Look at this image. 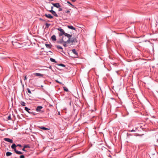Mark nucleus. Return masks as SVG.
<instances>
[{"label": "nucleus", "instance_id": "1", "mask_svg": "<svg viewBox=\"0 0 158 158\" xmlns=\"http://www.w3.org/2000/svg\"><path fill=\"white\" fill-rule=\"evenodd\" d=\"M70 35V37H67L68 38V40L69 44H71L73 45L77 42L78 41L77 38L73 37L71 38L72 35Z\"/></svg>", "mask_w": 158, "mask_h": 158}, {"label": "nucleus", "instance_id": "2", "mask_svg": "<svg viewBox=\"0 0 158 158\" xmlns=\"http://www.w3.org/2000/svg\"><path fill=\"white\" fill-rule=\"evenodd\" d=\"M57 30L60 31V32L59 34V36H61L63 35H64L65 36H66L67 37H70V34L65 33L64 30L61 27H60L58 28Z\"/></svg>", "mask_w": 158, "mask_h": 158}, {"label": "nucleus", "instance_id": "3", "mask_svg": "<svg viewBox=\"0 0 158 158\" xmlns=\"http://www.w3.org/2000/svg\"><path fill=\"white\" fill-rule=\"evenodd\" d=\"M16 144L15 143H13L11 146V148L12 149H13L14 150L16 154L19 155L23 154L22 152L16 150Z\"/></svg>", "mask_w": 158, "mask_h": 158}, {"label": "nucleus", "instance_id": "4", "mask_svg": "<svg viewBox=\"0 0 158 158\" xmlns=\"http://www.w3.org/2000/svg\"><path fill=\"white\" fill-rule=\"evenodd\" d=\"M24 110L30 114H32L33 115H35L36 114V113L33 112L32 110H31L30 109L28 108L27 107H24Z\"/></svg>", "mask_w": 158, "mask_h": 158}, {"label": "nucleus", "instance_id": "5", "mask_svg": "<svg viewBox=\"0 0 158 158\" xmlns=\"http://www.w3.org/2000/svg\"><path fill=\"white\" fill-rule=\"evenodd\" d=\"M43 108V106H38L36 108V111L37 112H40L41 113L44 112L43 111H42L41 109Z\"/></svg>", "mask_w": 158, "mask_h": 158}, {"label": "nucleus", "instance_id": "6", "mask_svg": "<svg viewBox=\"0 0 158 158\" xmlns=\"http://www.w3.org/2000/svg\"><path fill=\"white\" fill-rule=\"evenodd\" d=\"M64 37L63 36L62 38L60 40L57 41L56 42L58 44H62V43L64 42V41L65 40L64 39Z\"/></svg>", "mask_w": 158, "mask_h": 158}, {"label": "nucleus", "instance_id": "7", "mask_svg": "<svg viewBox=\"0 0 158 158\" xmlns=\"http://www.w3.org/2000/svg\"><path fill=\"white\" fill-rule=\"evenodd\" d=\"M4 140L7 142H9L10 143H12L13 142V140L9 138H5L4 139Z\"/></svg>", "mask_w": 158, "mask_h": 158}, {"label": "nucleus", "instance_id": "8", "mask_svg": "<svg viewBox=\"0 0 158 158\" xmlns=\"http://www.w3.org/2000/svg\"><path fill=\"white\" fill-rule=\"evenodd\" d=\"M49 12L52 13V14L55 17H58V15L56 13V12L54 11V10H49Z\"/></svg>", "mask_w": 158, "mask_h": 158}, {"label": "nucleus", "instance_id": "9", "mask_svg": "<svg viewBox=\"0 0 158 158\" xmlns=\"http://www.w3.org/2000/svg\"><path fill=\"white\" fill-rule=\"evenodd\" d=\"M67 44H69V42L68 41V40H67L66 41H64V42L62 43V44L65 47H66L67 46Z\"/></svg>", "mask_w": 158, "mask_h": 158}, {"label": "nucleus", "instance_id": "10", "mask_svg": "<svg viewBox=\"0 0 158 158\" xmlns=\"http://www.w3.org/2000/svg\"><path fill=\"white\" fill-rule=\"evenodd\" d=\"M33 75L36 76H39L40 77H42L43 76V74L39 73H34Z\"/></svg>", "mask_w": 158, "mask_h": 158}, {"label": "nucleus", "instance_id": "11", "mask_svg": "<svg viewBox=\"0 0 158 158\" xmlns=\"http://www.w3.org/2000/svg\"><path fill=\"white\" fill-rule=\"evenodd\" d=\"M44 16L48 19H51L53 18V16L50 14H45Z\"/></svg>", "mask_w": 158, "mask_h": 158}, {"label": "nucleus", "instance_id": "12", "mask_svg": "<svg viewBox=\"0 0 158 158\" xmlns=\"http://www.w3.org/2000/svg\"><path fill=\"white\" fill-rule=\"evenodd\" d=\"M52 4L54 7H56L57 8H59L60 7V6L59 3H52Z\"/></svg>", "mask_w": 158, "mask_h": 158}, {"label": "nucleus", "instance_id": "13", "mask_svg": "<svg viewBox=\"0 0 158 158\" xmlns=\"http://www.w3.org/2000/svg\"><path fill=\"white\" fill-rule=\"evenodd\" d=\"M56 47L58 49H61L62 50L61 51L62 52H64L63 50V48L62 47L60 46V45H56Z\"/></svg>", "mask_w": 158, "mask_h": 158}, {"label": "nucleus", "instance_id": "14", "mask_svg": "<svg viewBox=\"0 0 158 158\" xmlns=\"http://www.w3.org/2000/svg\"><path fill=\"white\" fill-rule=\"evenodd\" d=\"M72 51L73 53L76 55V56H78V53L76 52L75 49H73L72 50Z\"/></svg>", "mask_w": 158, "mask_h": 158}, {"label": "nucleus", "instance_id": "15", "mask_svg": "<svg viewBox=\"0 0 158 158\" xmlns=\"http://www.w3.org/2000/svg\"><path fill=\"white\" fill-rule=\"evenodd\" d=\"M137 130V128L136 127H135L134 128L132 129H129V131L130 132H135Z\"/></svg>", "mask_w": 158, "mask_h": 158}, {"label": "nucleus", "instance_id": "16", "mask_svg": "<svg viewBox=\"0 0 158 158\" xmlns=\"http://www.w3.org/2000/svg\"><path fill=\"white\" fill-rule=\"evenodd\" d=\"M51 39H52V40L53 41H56V36L55 35H53L51 37Z\"/></svg>", "mask_w": 158, "mask_h": 158}, {"label": "nucleus", "instance_id": "17", "mask_svg": "<svg viewBox=\"0 0 158 158\" xmlns=\"http://www.w3.org/2000/svg\"><path fill=\"white\" fill-rule=\"evenodd\" d=\"M67 27L69 29L72 30H75V28L73 27V26L72 25H68Z\"/></svg>", "mask_w": 158, "mask_h": 158}, {"label": "nucleus", "instance_id": "18", "mask_svg": "<svg viewBox=\"0 0 158 158\" xmlns=\"http://www.w3.org/2000/svg\"><path fill=\"white\" fill-rule=\"evenodd\" d=\"M45 46L47 48H50L52 46V45L50 44H45Z\"/></svg>", "mask_w": 158, "mask_h": 158}, {"label": "nucleus", "instance_id": "19", "mask_svg": "<svg viewBox=\"0 0 158 158\" xmlns=\"http://www.w3.org/2000/svg\"><path fill=\"white\" fill-rule=\"evenodd\" d=\"M12 155V153L10 152H6V156H11Z\"/></svg>", "mask_w": 158, "mask_h": 158}, {"label": "nucleus", "instance_id": "20", "mask_svg": "<svg viewBox=\"0 0 158 158\" xmlns=\"http://www.w3.org/2000/svg\"><path fill=\"white\" fill-rule=\"evenodd\" d=\"M40 128L44 130H49V129L44 127H40Z\"/></svg>", "mask_w": 158, "mask_h": 158}, {"label": "nucleus", "instance_id": "21", "mask_svg": "<svg viewBox=\"0 0 158 158\" xmlns=\"http://www.w3.org/2000/svg\"><path fill=\"white\" fill-rule=\"evenodd\" d=\"M20 104L23 106H26V103L23 101H21L20 102Z\"/></svg>", "mask_w": 158, "mask_h": 158}, {"label": "nucleus", "instance_id": "22", "mask_svg": "<svg viewBox=\"0 0 158 158\" xmlns=\"http://www.w3.org/2000/svg\"><path fill=\"white\" fill-rule=\"evenodd\" d=\"M23 147L24 148H30V147L29 145L28 144L27 145H24L23 146Z\"/></svg>", "mask_w": 158, "mask_h": 158}, {"label": "nucleus", "instance_id": "23", "mask_svg": "<svg viewBox=\"0 0 158 158\" xmlns=\"http://www.w3.org/2000/svg\"><path fill=\"white\" fill-rule=\"evenodd\" d=\"M50 60H51V61L53 62H55V63L57 62L55 60L52 58H50Z\"/></svg>", "mask_w": 158, "mask_h": 158}, {"label": "nucleus", "instance_id": "24", "mask_svg": "<svg viewBox=\"0 0 158 158\" xmlns=\"http://www.w3.org/2000/svg\"><path fill=\"white\" fill-rule=\"evenodd\" d=\"M45 25H46V28H48L50 26L51 24H49V23H46Z\"/></svg>", "mask_w": 158, "mask_h": 158}, {"label": "nucleus", "instance_id": "25", "mask_svg": "<svg viewBox=\"0 0 158 158\" xmlns=\"http://www.w3.org/2000/svg\"><path fill=\"white\" fill-rule=\"evenodd\" d=\"M63 88L64 90L66 92L69 91V90H68V89L67 88H66V87H63Z\"/></svg>", "mask_w": 158, "mask_h": 158}, {"label": "nucleus", "instance_id": "26", "mask_svg": "<svg viewBox=\"0 0 158 158\" xmlns=\"http://www.w3.org/2000/svg\"><path fill=\"white\" fill-rule=\"evenodd\" d=\"M58 65L62 67H65V66L63 64H57Z\"/></svg>", "mask_w": 158, "mask_h": 158}, {"label": "nucleus", "instance_id": "27", "mask_svg": "<svg viewBox=\"0 0 158 158\" xmlns=\"http://www.w3.org/2000/svg\"><path fill=\"white\" fill-rule=\"evenodd\" d=\"M56 82H57L58 83H59L60 84H61L62 85H64V84H62V83L61 82H60V81H58L57 80H56Z\"/></svg>", "mask_w": 158, "mask_h": 158}, {"label": "nucleus", "instance_id": "28", "mask_svg": "<svg viewBox=\"0 0 158 158\" xmlns=\"http://www.w3.org/2000/svg\"><path fill=\"white\" fill-rule=\"evenodd\" d=\"M67 2L71 6L73 7H74V6L72 5L69 1H67Z\"/></svg>", "mask_w": 158, "mask_h": 158}, {"label": "nucleus", "instance_id": "29", "mask_svg": "<svg viewBox=\"0 0 158 158\" xmlns=\"http://www.w3.org/2000/svg\"><path fill=\"white\" fill-rule=\"evenodd\" d=\"M27 91L28 92L29 94H31V90H30V89H29V88H27Z\"/></svg>", "mask_w": 158, "mask_h": 158}, {"label": "nucleus", "instance_id": "30", "mask_svg": "<svg viewBox=\"0 0 158 158\" xmlns=\"http://www.w3.org/2000/svg\"><path fill=\"white\" fill-rule=\"evenodd\" d=\"M7 119L8 120H10L11 119V116H10V115H9L8 117V118H7Z\"/></svg>", "mask_w": 158, "mask_h": 158}, {"label": "nucleus", "instance_id": "31", "mask_svg": "<svg viewBox=\"0 0 158 158\" xmlns=\"http://www.w3.org/2000/svg\"><path fill=\"white\" fill-rule=\"evenodd\" d=\"M20 158H25L24 156L23 155H21L20 157Z\"/></svg>", "mask_w": 158, "mask_h": 158}, {"label": "nucleus", "instance_id": "32", "mask_svg": "<svg viewBox=\"0 0 158 158\" xmlns=\"http://www.w3.org/2000/svg\"><path fill=\"white\" fill-rule=\"evenodd\" d=\"M17 146H19V147H22V145H21L20 144H17L16 145V147H17Z\"/></svg>", "mask_w": 158, "mask_h": 158}, {"label": "nucleus", "instance_id": "33", "mask_svg": "<svg viewBox=\"0 0 158 158\" xmlns=\"http://www.w3.org/2000/svg\"><path fill=\"white\" fill-rule=\"evenodd\" d=\"M59 9L58 10V11H62V9L61 8H59Z\"/></svg>", "mask_w": 158, "mask_h": 158}, {"label": "nucleus", "instance_id": "34", "mask_svg": "<svg viewBox=\"0 0 158 158\" xmlns=\"http://www.w3.org/2000/svg\"><path fill=\"white\" fill-rule=\"evenodd\" d=\"M70 12V11L69 10H67L65 11V13H69Z\"/></svg>", "mask_w": 158, "mask_h": 158}, {"label": "nucleus", "instance_id": "35", "mask_svg": "<svg viewBox=\"0 0 158 158\" xmlns=\"http://www.w3.org/2000/svg\"><path fill=\"white\" fill-rule=\"evenodd\" d=\"M40 20L42 21H45V20H44V19H41V18H40Z\"/></svg>", "mask_w": 158, "mask_h": 158}, {"label": "nucleus", "instance_id": "36", "mask_svg": "<svg viewBox=\"0 0 158 158\" xmlns=\"http://www.w3.org/2000/svg\"><path fill=\"white\" fill-rule=\"evenodd\" d=\"M22 150L24 151H26V150H25V148H24V147H23V148L22 149Z\"/></svg>", "mask_w": 158, "mask_h": 158}, {"label": "nucleus", "instance_id": "37", "mask_svg": "<svg viewBox=\"0 0 158 158\" xmlns=\"http://www.w3.org/2000/svg\"><path fill=\"white\" fill-rule=\"evenodd\" d=\"M127 137H129H129L128 136H129V135H131L130 134H128V133L127 134Z\"/></svg>", "mask_w": 158, "mask_h": 158}, {"label": "nucleus", "instance_id": "38", "mask_svg": "<svg viewBox=\"0 0 158 158\" xmlns=\"http://www.w3.org/2000/svg\"><path fill=\"white\" fill-rule=\"evenodd\" d=\"M27 77L26 76H25V77H24V80H26L27 79Z\"/></svg>", "mask_w": 158, "mask_h": 158}, {"label": "nucleus", "instance_id": "39", "mask_svg": "<svg viewBox=\"0 0 158 158\" xmlns=\"http://www.w3.org/2000/svg\"><path fill=\"white\" fill-rule=\"evenodd\" d=\"M73 2H74L76 1V0H71Z\"/></svg>", "mask_w": 158, "mask_h": 158}, {"label": "nucleus", "instance_id": "40", "mask_svg": "<svg viewBox=\"0 0 158 158\" xmlns=\"http://www.w3.org/2000/svg\"><path fill=\"white\" fill-rule=\"evenodd\" d=\"M108 156L110 157H111V156L110 155L109 153V155Z\"/></svg>", "mask_w": 158, "mask_h": 158}, {"label": "nucleus", "instance_id": "41", "mask_svg": "<svg viewBox=\"0 0 158 158\" xmlns=\"http://www.w3.org/2000/svg\"><path fill=\"white\" fill-rule=\"evenodd\" d=\"M53 6H51V10H52V9H53Z\"/></svg>", "mask_w": 158, "mask_h": 158}, {"label": "nucleus", "instance_id": "42", "mask_svg": "<svg viewBox=\"0 0 158 158\" xmlns=\"http://www.w3.org/2000/svg\"><path fill=\"white\" fill-rule=\"evenodd\" d=\"M65 37H64V39L65 40V41H66V40H65Z\"/></svg>", "mask_w": 158, "mask_h": 158}, {"label": "nucleus", "instance_id": "43", "mask_svg": "<svg viewBox=\"0 0 158 158\" xmlns=\"http://www.w3.org/2000/svg\"><path fill=\"white\" fill-rule=\"evenodd\" d=\"M139 135H139L138 134V135H137L136 136H139Z\"/></svg>", "mask_w": 158, "mask_h": 158}, {"label": "nucleus", "instance_id": "44", "mask_svg": "<svg viewBox=\"0 0 158 158\" xmlns=\"http://www.w3.org/2000/svg\"><path fill=\"white\" fill-rule=\"evenodd\" d=\"M15 158H17L16 157H15Z\"/></svg>", "mask_w": 158, "mask_h": 158}]
</instances>
